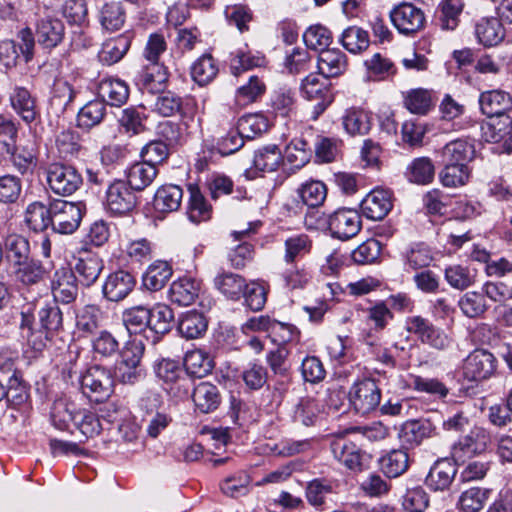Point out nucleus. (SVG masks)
Listing matches in <instances>:
<instances>
[{
    "instance_id": "obj_1",
    "label": "nucleus",
    "mask_w": 512,
    "mask_h": 512,
    "mask_svg": "<svg viewBox=\"0 0 512 512\" xmlns=\"http://www.w3.org/2000/svg\"><path fill=\"white\" fill-rule=\"evenodd\" d=\"M318 226L320 228L327 227L335 238L347 240L359 233L362 221L357 211L342 208L321 217L318 220Z\"/></svg>"
},
{
    "instance_id": "obj_2",
    "label": "nucleus",
    "mask_w": 512,
    "mask_h": 512,
    "mask_svg": "<svg viewBox=\"0 0 512 512\" xmlns=\"http://www.w3.org/2000/svg\"><path fill=\"white\" fill-rule=\"evenodd\" d=\"M137 202L134 189L126 181L117 179L108 185L104 206L111 215H128L135 210Z\"/></svg>"
},
{
    "instance_id": "obj_3",
    "label": "nucleus",
    "mask_w": 512,
    "mask_h": 512,
    "mask_svg": "<svg viewBox=\"0 0 512 512\" xmlns=\"http://www.w3.org/2000/svg\"><path fill=\"white\" fill-rule=\"evenodd\" d=\"M46 178L51 191L60 196L72 195L83 183L82 176L75 167L62 163L50 164Z\"/></svg>"
},
{
    "instance_id": "obj_4",
    "label": "nucleus",
    "mask_w": 512,
    "mask_h": 512,
    "mask_svg": "<svg viewBox=\"0 0 512 512\" xmlns=\"http://www.w3.org/2000/svg\"><path fill=\"white\" fill-rule=\"evenodd\" d=\"M82 393L94 402H103L113 393L114 381L110 372L93 366L80 378Z\"/></svg>"
},
{
    "instance_id": "obj_5",
    "label": "nucleus",
    "mask_w": 512,
    "mask_h": 512,
    "mask_svg": "<svg viewBox=\"0 0 512 512\" xmlns=\"http://www.w3.org/2000/svg\"><path fill=\"white\" fill-rule=\"evenodd\" d=\"M51 226L59 234H72L81 223L83 209L80 203L55 200L51 203Z\"/></svg>"
},
{
    "instance_id": "obj_6",
    "label": "nucleus",
    "mask_w": 512,
    "mask_h": 512,
    "mask_svg": "<svg viewBox=\"0 0 512 512\" xmlns=\"http://www.w3.org/2000/svg\"><path fill=\"white\" fill-rule=\"evenodd\" d=\"M496 368L497 360L491 352L485 349H476L464 360L462 373L467 381L479 382L494 375Z\"/></svg>"
},
{
    "instance_id": "obj_7",
    "label": "nucleus",
    "mask_w": 512,
    "mask_h": 512,
    "mask_svg": "<svg viewBox=\"0 0 512 512\" xmlns=\"http://www.w3.org/2000/svg\"><path fill=\"white\" fill-rule=\"evenodd\" d=\"M349 400L354 409L361 414L375 410L381 399V392L376 382L370 378L355 381L349 390Z\"/></svg>"
},
{
    "instance_id": "obj_8",
    "label": "nucleus",
    "mask_w": 512,
    "mask_h": 512,
    "mask_svg": "<svg viewBox=\"0 0 512 512\" xmlns=\"http://www.w3.org/2000/svg\"><path fill=\"white\" fill-rule=\"evenodd\" d=\"M19 38L21 41L19 44L13 40L0 42V61L6 67L15 66L20 57H23L25 62H29L33 57L35 41L31 30L22 29L19 32Z\"/></svg>"
},
{
    "instance_id": "obj_9",
    "label": "nucleus",
    "mask_w": 512,
    "mask_h": 512,
    "mask_svg": "<svg viewBox=\"0 0 512 512\" xmlns=\"http://www.w3.org/2000/svg\"><path fill=\"white\" fill-rule=\"evenodd\" d=\"M389 16L395 28L405 35L420 31L425 24L424 12L408 2H402L395 6Z\"/></svg>"
},
{
    "instance_id": "obj_10",
    "label": "nucleus",
    "mask_w": 512,
    "mask_h": 512,
    "mask_svg": "<svg viewBox=\"0 0 512 512\" xmlns=\"http://www.w3.org/2000/svg\"><path fill=\"white\" fill-rule=\"evenodd\" d=\"M488 442V433L482 428H474L454 443L451 456L456 463H464L466 459L485 451Z\"/></svg>"
},
{
    "instance_id": "obj_11",
    "label": "nucleus",
    "mask_w": 512,
    "mask_h": 512,
    "mask_svg": "<svg viewBox=\"0 0 512 512\" xmlns=\"http://www.w3.org/2000/svg\"><path fill=\"white\" fill-rule=\"evenodd\" d=\"M14 112L28 126L36 125L41 118L40 109L35 96L25 87L16 86L9 96Z\"/></svg>"
},
{
    "instance_id": "obj_12",
    "label": "nucleus",
    "mask_w": 512,
    "mask_h": 512,
    "mask_svg": "<svg viewBox=\"0 0 512 512\" xmlns=\"http://www.w3.org/2000/svg\"><path fill=\"white\" fill-rule=\"evenodd\" d=\"M65 35L63 22L50 13L40 16L36 22V37L38 43L47 49L58 46Z\"/></svg>"
},
{
    "instance_id": "obj_13",
    "label": "nucleus",
    "mask_w": 512,
    "mask_h": 512,
    "mask_svg": "<svg viewBox=\"0 0 512 512\" xmlns=\"http://www.w3.org/2000/svg\"><path fill=\"white\" fill-rule=\"evenodd\" d=\"M392 207V193L382 188L373 189L361 202L363 215L374 221H379L386 217Z\"/></svg>"
},
{
    "instance_id": "obj_14",
    "label": "nucleus",
    "mask_w": 512,
    "mask_h": 512,
    "mask_svg": "<svg viewBox=\"0 0 512 512\" xmlns=\"http://www.w3.org/2000/svg\"><path fill=\"white\" fill-rule=\"evenodd\" d=\"M104 267L102 259L94 252L79 251L74 264L76 280L84 286H91L99 278Z\"/></svg>"
},
{
    "instance_id": "obj_15",
    "label": "nucleus",
    "mask_w": 512,
    "mask_h": 512,
    "mask_svg": "<svg viewBox=\"0 0 512 512\" xmlns=\"http://www.w3.org/2000/svg\"><path fill=\"white\" fill-rule=\"evenodd\" d=\"M136 285L132 274L124 270H118L109 274L103 284L104 297L113 302L125 299Z\"/></svg>"
},
{
    "instance_id": "obj_16",
    "label": "nucleus",
    "mask_w": 512,
    "mask_h": 512,
    "mask_svg": "<svg viewBox=\"0 0 512 512\" xmlns=\"http://www.w3.org/2000/svg\"><path fill=\"white\" fill-rule=\"evenodd\" d=\"M479 105L484 115L499 119L512 108V97L503 90H489L480 94Z\"/></svg>"
},
{
    "instance_id": "obj_17",
    "label": "nucleus",
    "mask_w": 512,
    "mask_h": 512,
    "mask_svg": "<svg viewBox=\"0 0 512 512\" xmlns=\"http://www.w3.org/2000/svg\"><path fill=\"white\" fill-rule=\"evenodd\" d=\"M51 290L56 302L69 304L78 294L76 276L72 270L61 268L57 270L51 281Z\"/></svg>"
},
{
    "instance_id": "obj_18",
    "label": "nucleus",
    "mask_w": 512,
    "mask_h": 512,
    "mask_svg": "<svg viewBox=\"0 0 512 512\" xmlns=\"http://www.w3.org/2000/svg\"><path fill=\"white\" fill-rule=\"evenodd\" d=\"M331 452L334 458L348 469H362L366 455L355 443L337 439L331 443Z\"/></svg>"
},
{
    "instance_id": "obj_19",
    "label": "nucleus",
    "mask_w": 512,
    "mask_h": 512,
    "mask_svg": "<svg viewBox=\"0 0 512 512\" xmlns=\"http://www.w3.org/2000/svg\"><path fill=\"white\" fill-rule=\"evenodd\" d=\"M436 434V427L427 419L412 420L404 423L399 432L402 444L414 447L420 445L425 439Z\"/></svg>"
},
{
    "instance_id": "obj_20",
    "label": "nucleus",
    "mask_w": 512,
    "mask_h": 512,
    "mask_svg": "<svg viewBox=\"0 0 512 512\" xmlns=\"http://www.w3.org/2000/svg\"><path fill=\"white\" fill-rule=\"evenodd\" d=\"M457 473L456 466L447 458L437 460L425 479L426 485L434 491L449 488Z\"/></svg>"
},
{
    "instance_id": "obj_21",
    "label": "nucleus",
    "mask_w": 512,
    "mask_h": 512,
    "mask_svg": "<svg viewBox=\"0 0 512 512\" xmlns=\"http://www.w3.org/2000/svg\"><path fill=\"white\" fill-rule=\"evenodd\" d=\"M200 283L189 277H182L172 282L168 290L169 300L178 306H189L200 293Z\"/></svg>"
},
{
    "instance_id": "obj_22",
    "label": "nucleus",
    "mask_w": 512,
    "mask_h": 512,
    "mask_svg": "<svg viewBox=\"0 0 512 512\" xmlns=\"http://www.w3.org/2000/svg\"><path fill=\"white\" fill-rule=\"evenodd\" d=\"M97 94L103 103L119 107L126 103L129 97V88L120 79L104 78L98 84Z\"/></svg>"
},
{
    "instance_id": "obj_23",
    "label": "nucleus",
    "mask_w": 512,
    "mask_h": 512,
    "mask_svg": "<svg viewBox=\"0 0 512 512\" xmlns=\"http://www.w3.org/2000/svg\"><path fill=\"white\" fill-rule=\"evenodd\" d=\"M481 131L487 142L504 140L505 150L512 151V118L508 115L482 124Z\"/></svg>"
},
{
    "instance_id": "obj_24",
    "label": "nucleus",
    "mask_w": 512,
    "mask_h": 512,
    "mask_svg": "<svg viewBox=\"0 0 512 512\" xmlns=\"http://www.w3.org/2000/svg\"><path fill=\"white\" fill-rule=\"evenodd\" d=\"M192 400L199 412L207 414L219 407L221 395L216 385L210 382H200L194 387Z\"/></svg>"
},
{
    "instance_id": "obj_25",
    "label": "nucleus",
    "mask_w": 512,
    "mask_h": 512,
    "mask_svg": "<svg viewBox=\"0 0 512 512\" xmlns=\"http://www.w3.org/2000/svg\"><path fill=\"white\" fill-rule=\"evenodd\" d=\"M381 471L389 478L403 475L410 466V458L407 450L403 448L392 449L379 459Z\"/></svg>"
},
{
    "instance_id": "obj_26",
    "label": "nucleus",
    "mask_w": 512,
    "mask_h": 512,
    "mask_svg": "<svg viewBox=\"0 0 512 512\" xmlns=\"http://www.w3.org/2000/svg\"><path fill=\"white\" fill-rule=\"evenodd\" d=\"M346 68L347 57L341 50L333 48L319 53L318 69L324 77H337L344 73Z\"/></svg>"
},
{
    "instance_id": "obj_27",
    "label": "nucleus",
    "mask_w": 512,
    "mask_h": 512,
    "mask_svg": "<svg viewBox=\"0 0 512 512\" xmlns=\"http://www.w3.org/2000/svg\"><path fill=\"white\" fill-rule=\"evenodd\" d=\"M182 197L183 192L178 185H162L154 195L153 207L160 213L177 211L181 205Z\"/></svg>"
},
{
    "instance_id": "obj_28",
    "label": "nucleus",
    "mask_w": 512,
    "mask_h": 512,
    "mask_svg": "<svg viewBox=\"0 0 512 512\" xmlns=\"http://www.w3.org/2000/svg\"><path fill=\"white\" fill-rule=\"evenodd\" d=\"M344 130L351 136L365 135L372 126L371 114L361 108H349L342 116Z\"/></svg>"
},
{
    "instance_id": "obj_29",
    "label": "nucleus",
    "mask_w": 512,
    "mask_h": 512,
    "mask_svg": "<svg viewBox=\"0 0 512 512\" xmlns=\"http://www.w3.org/2000/svg\"><path fill=\"white\" fill-rule=\"evenodd\" d=\"M441 155L443 163L468 165L474 158L475 148L467 140L457 139L447 143L443 147Z\"/></svg>"
},
{
    "instance_id": "obj_30",
    "label": "nucleus",
    "mask_w": 512,
    "mask_h": 512,
    "mask_svg": "<svg viewBox=\"0 0 512 512\" xmlns=\"http://www.w3.org/2000/svg\"><path fill=\"white\" fill-rule=\"evenodd\" d=\"M478 42L486 47L499 44L505 37V30L500 19L482 18L475 27Z\"/></svg>"
},
{
    "instance_id": "obj_31",
    "label": "nucleus",
    "mask_w": 512,
    "mask_h": 512,
    "mask_svg": "<svg viewBox=\"0 0 512 512\" xmlns=\"http://www.w3.org/2000/svg\"><path fill=\"white\" fill-rule=\"evenodd\" d=\"M158 174L153 164L140 161L132 164L126 172L127 183L136 191H142L152 184Z\"/></svg>"
},
{
    "instance_id": "obj_32",
    "label": "nucleus",
    "mask_w": 512,
    "mask_h": 512,
    "mask_svg": "<svg viewBox=\"0 0 512 512\" xmlns=\"http://www.w3.org/2000/svg\"><path fill=\"white\" fill-rule=\"evenodd\" d=\"M242 329L244 332L267 331L273 334H279L281 342H288L292 340V327L278 321L271 320L269 317L265 316L249 319L245 322Z\"/></svg>"
},
{
    "instance_id": "obj_33",
    "label": "nucleus",
    "mask_w": 512,
    "mask_h": 512,
    "mask_svg": "<svg viewBox=\"0 0 512 512\" xmlns=\"http://www.w3.org/2000/svg\"><path fill=\"white\" fill-rule=\"evenodd\" d=\"M50 211L51 205L47 207L42 202H32L25 208L23 221L25 225L34 232L44 231L51 225Z\"/></svg>"
},
{
    "instance_id": "obj_34",
    "label": "nucleus",
    "mask_w": 512,
    "mask_h": 512,
    "mask_svg": "<svg viewBox=\"0 0 512 512\" xmlns=\"http://www.w3.org/2000/svg\"><path fill=\"white\" fill-rule=\"evenodd\" d=\"M100 23L109 32L120 30L126 21V9L121 1L105 3L100 10Z\"/></svg>"
},
{
    "instance_id": "obj_35",
    "label": "nucleus",
    "mask_w": 512,
    "mask_h": 512,
    "mask_svg": "<svg viewBox=\"0 0 512 512\" xmlns=\"http://www.w3.org/2000/svg\"><path fill=\"white\" fill-rule=\"evenodd\" d=\"M208 321L205 316L198 311H188L184 313L178 322V331L186 339H197L207 330Z\"/></svg>"
},
{
    "instance_id": "obj_36",
    "label": "nucleus",
    "mask_w": 512,
    "mask_h": 512,
    "mask_svg": "<svg viewBox=\"0 0 512 512\" xmlns=\"http://www.w3.org/2000/svg\"><path fill=\"white\" fill-rule=\"evenodd\" d=\"M319 414L318 402L312 397H303L295 404L291 417L294 423L310 427L316 424Z\"/></svg>"
},
{
    "instance_id": "obj_37",
    "label": "nucleus",
    "mask_w": 512,
    "mask_h": 512,
    "mask_svg": "<svg viewBox=\"0 0 512 512\" xmlns=\"http://www.w3.org/2000/svg\"><path fill=\"white\" fill-rule=\"evenodd\" d=\"M130 47L128 36L120 35L116 38L106 40L98 53L100 62L105 65H112L120 61Z\"/></svg>"
},
{
    "instance_id": "obj_38",
    "label": "nucleus",
    "mask_w": 512,
    "mask_h": 512,
    "mask_svg": "<svg viewBox=\"0 0 512 512\" xmlns=\"http://www.w3.org/2000/svg\"><path fill=\"white\" fill-rule=\"evenodd\" d=\"M172 276V268L165 261H155L150 264L143 275L142 281L150 291L161 290Z\"/></svg>"
},
{
    "instance_id": "obj_39",
    "label": "nucleus",
    "mask_w": 512,
    "mask_h": 512,
    "mask_svg": "<svg viewBox=\"0 0 512 512\" xmlns=\"http://www.w3.org/2000/svg\"><path fill=\"white\" fill-rule=\"evenodd\" d=\"M402 381V388H412L418 392L428 393L439 398H444L448 394V388L435 378H425L410 374Z\"/></svg>"
},
{
    "instance_id": "obj_40",
    "label": "nucleus",
    "mask_w": 512,
    "mask_h": 512,
    "mask_svg": "<svg viewBox=\"0 0 512 512\" xmlns=\"http://www.w3.org/2000/svg\"><path fill=\"white\" fill-rule=\"evenodd\" d=\"M254 167L262 172H275L283 164V155L277 145H267L255 152Z\"/></svg>"
},
{
    "instance_id": "obj_41",
    "label": "nucleus",
    "mask_w": 512,
    "mask_h": 512,
    "mask_svg": "<svg viewBox=\"0 0 512 512\" xmlns=\"http://www.w3.org/2000/svg\"><path fill=\"white\" fill-rule=\"evenodd\" d=\"M184 367L187 374L202 378L213 369L211 357L200 349L188 351L184 357Z\"/></svg>"
},
{
    "instance_id": "obj_42",
    "label": "nucleus",
    "mask_w": 512,
    "mask_h": 512,
    "mask_svg": "<svg viewBox=\"0 0 512 512\" xmlns=\"http://www.w3.org/2000/svg\"><path fill=\"white\" fill-rule=\"evenodd\" d=\"M106 115V105L101 100L86 103L77 114V125L83 129H91L99 125Z\"/></svg>"
},
{
    "instance_id": "obj_43",
    "label": "nucleus",
    "mask_w": 512,
    "mask_h": 512,
    "mask_svg": "<svg viewBox=\"0 0 512 512\" xmlns=\"http://www.w3.org/2000/svg\"><path fill=\"white\" fill-rule=\"evenodd\" d=\"M435 167L428 157L415 158L407 167V179L416 184L425 185L433 181Z\"/></svg>"
},
{
    "instance_id": "obj_44",
    "label": "nucleus",
    "mask_w": 512,
    "mask_h": 512,
    "mask_svg": "<svg viewBox=\"0 0 512 512\" xmlns=\"http://www.w3.org/2000/svg\"><path fill=\"white\" fill-rule=\"evenodd\" d=\"M217 289L226 297L237 300L243 295L246 282L243 277L234 273H222L215 278Z\"/></svg>"
},
{
    "instance_id": "obj_45",
    "label": "nucleus",
    "mask_w": 512,
    "mask_h": 512,
    "mask_svg": "<svg viewBox=\"0 0 512 512\" xmlns=\"http://www.w3.org/2000/svg\"><path fill=\"white\" fill-rule=\"evenodd\" d=\"M150 317V309L139 305L126 309L122 320L130 334H137L149 327Z\"/></svg>"
},
{
    "instance_id": "obj_46",
    "label": "nucleus",
    "mask_w": 512,
    "mask_h": 512,
    "mask_svg": "<svg viewBox=\"0 0 512 512\" xmlns=\"http://www.w3.org/2000/svg\"><path fill=\"white\" fill-rule=\"evenodd\" d=\"M218 73V66L213 57L204 54L199 57L191 67V76L200 86L211 82Z\"/></svg>"
},
{
    "instance_id": "obj_47",
    "label": "nucleus",
    "mask_w": 512,
    "mask_h": 512,
    "mask_svg": "<svg viewBox=\"0 0 512 512\" xmlns=\"http://www.w3.org/2000/svg\"><path fill=\"white\" fill-rule=\"evenodd\" d=\"M458 306L461 312L469 318L481 317L488 309L485 296L478 291L464 293L458 301Z\"/></svg>"
},
{
    "instance_id": "obj_48",
    "label": "nucleus",
    "mask_w": 512,
    "mask_h": 512,
    "mask_svg": "<svg viewBox=\"0 0 512 512\" xmlns=\"http://www.w3.org/2000/svg\"><path fill=\"white\" fill-rule=\"evenodd\" d=\"M448 284L458 290H465L476 282V272L462 265H450L445 269Z\"/></svg>"
},
{
    "instance_id": "obj_49",
    "label": "nucleus",
    "mask_w": 512,
    "mask_h": 512,
    "mask_svg": "<svg viewBox=\"0 0 512 512\" xmlns=\"http://www.w3.org/2000/svg\"><path fill=\"white\" fill-rule=\"evenodd\" d=\"M489 495V489L471 487L461 493L458 505L464 512H478L485 506Z\"/></svg>"
},
{
    "instance_id": "obj_50",
    "label": "nucleus",
    "mask_w": 512,
    "mask_h": 512,
    "mask_svg": "<svg viewBox=\"0 0 512 512\" xmlns=\"http://www.w3.org/2000/svg\"><path fill=\"white\" fill-rule=\"evenodd\" d=\"M103 319V312L99 306L88 304L80 308L76 313V327L84 333H92Z\"/></svg>"
},
{
    "instance_id": "obj_51",
    "label": "nucleus",
    "mask_w": 512,
    "mask_h": 512,
    "mask_svg": "<svg viewBox=\"0 0 512 512\" xmlns=\"http://www.w3.org/2000/svg\"><path fill=\"white\" fill-rule=\"evenodd\" d=\"M237 125L242 136L253 139L268 130L269 120L261 113L247 114L238 120Z\"/></svg>"
},
{
    "instance_id": "obj_52",
    "label": "nucleus",
    "mask_w": 512,
    "mask_h": 512,
    "mask_svg": "<svg viewBox=\"0 0 512 512\" xmlns=\"http://www.w3.org/2000/svg\"><path fill=\"white\" fill-rule=\"evenodd\" d=\"M404 105L413 114H426L432 107L431 91L424 88L407 91L404 97Z\"/></svg>"
},
{
    "instance_id": "obj_53",
    "label": "nucleus",
    "mask_w": 512,
    "mask_h": 512,
    "mask_svg": "<svg viewBox=\"0 0 512 512\" xmlns=\"http://www.w3.org/2000/svg\"><path fill=\"white\" fill-rule=\"evenodd\" d=\"M471 170L464 164H446L439 174L440 181L445 187L456 188L465 185L470 178Z\"/></svg>"
},
{
    "instance_id": "obj_54",
    "label": "nucleus",
    "mask_w": 512,
    "mask_h": 512,
    "mask_svg": "<svg viewBox=\"0 0 512 512\" xmlns=\"http://www.w3.org/2000/svg\"><path fill=\"white\" fill-rule=\"evenodd\" d=\"M5 247L7 258L17 266L29 259L30 247L28 240L18 234H11L6 237Z\"/></svg>"
},
{
    "instance_id": "obj_55",
    "label": "nucleus",
    "mask_w": 512,
    "mask_h": 512,
    "mask_svg": "<svg viewBox=\"0 0 512 512\" xmlns=\"http://www.w3.org/2000/svg\"><path fill=\"white\" fill-rule=\"evenodd\" d=\"M343 47L354 54L366 50L369 46V35L360 27L351 26L345 29L340 39Z\"/></svg>"
},
{
    "instance_id": "obj_56",
    "label": "nucleus",
    "mask_w": 512,
    "mask_h": 512,
    "mask_svg": "<svg viewBox=\"0 0 512 512\" xmlns=\"http://www.w3.org/2000/svg\"><path fill=\"white\" fill-rule=\"evenodd\" d=\"M149 329L157 335H163L172 328L174 314L172 309L165 304H158L150 310Z\"/></svg>"
},
{
    "instance_id": "obj_57",
    "label": "nucleus",
    "mask_w": 512,
    "mask_h": 512,
    "mask_svg": "<svg viewBox=\"0 0 512 512\" xmlns=\"http://www.w3.org/2000/svg\"><path fill=\"white\" fill-rule=\"evenodd\" d=\"M303 41L307 48L321 53V51L328 49L331 44L332 34L320 24L312 25L304 32Z\"/></svg>"
},
{
    "instance_id": "obj_58",
    "label": "nucleus",
    "mask_w": 512,
    "mask_h": 512,
    "mask_svg": "<svg viewBox=\"0 0 512 512\" xmlns=\"http://www.w3.org/2000/svg\"><path fill=\"white\" fill-rule=\"evenodd\" d=\"M15 267L16 278L25 285L38 283L47 272L43 265L30 258Z\"/></svg>"
},
{
    "instance_id": "obj_59",
    "label": "nucleus",
    "mask_w": 512,
    "mask_h": 512,
    "mask_svg": "<svg viewBox=\"0 0 512 512\" xmlns=\"http://www.w3.org/2000/svg\"><path fill=\"white\" fill-rule=\"evenodd\" d=\"M265 90V83L258 76L252 75L246 84L237 89L236 101L239 105L245 106L255 102L264 94Z\"/></svg>"
},
{
    "instance_id": "obj_60",
    "label": "nucleus",
    "mask_w": 512,
    "mask_h": 512,
    "mask_svg": "<svg viewBox=\"0 0 512 512\" xmlns=\"http://www.w3.org/2000/svg\"><path fill=\"white\" fill-rule=\"evenodd\" d=\"M17 134L16 122L11 117L0 114V153L13 154Z\"/></svg>"
},
{
    "instance_id": "obj_61",
    "label": "nucleus",
    "mask_w": 512,
    "mask_h": 512,
    "mask_svg": "<svg viewBox=\"0 0 512 512\" xmlns=\"http://www.w3.org/2000/svg\"><path fill=\"white\" fill-rule=\"evenodd\" d=\"M299 196L309 207L320 206L327 196L326 185L317 180L304 183L298 190Z\"/></svg>"
},
{
    "instance_id": "obj_62",
    "label": "nucleus",
    "mask_w": 512,
    "mask_h": 512,
    "mask_svg": "<svg viewBox=\"0 0 512 512\" xmlns=\"http://www.w3.org/2000/svg\"><path fill=\"white\" fill-rule=\"evenodd\" d=\"M311 151L306 141L297 138L293 139L285 148L283 160L286 159L294 168H301L309 162Z\"/></svg>"
},
{
    "instance_id": "obj_63",
    "label": "nucleus",
    "mask_w": 512,
    "mask_h": 512,
    "mask_svg": "<svg viewBox=\"0 0 512 512\" xmlns=\"http://www.w3.org/2000/svg\"><path fill=\"white\" fill-rule=\"evenodd\" d=\"M295 102V93L289 88H279L271 96V108L282 117H288L294 112Z\"/></svg>"
},
{
    "instance_id": "obj_64",
    "label": "nucleus",
    "mask_w": 512,
    "mask_h": 512,
    "mask_svg": "<svg viewBox=\"0 0 512 512\" xmlns=\"http://www.w3.org/2000/svg\"><path fill=\"white\" fill-rule=\"evenodd\" d=\"M55 145L63 158L74 157L81 150L78 133L70 129L63 130L56 136Z\"/></svg>"
}]
</instances>
